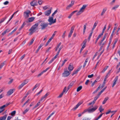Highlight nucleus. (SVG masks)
I'll use <instances>...</instances> for the list:
<instances>
[{"instance_id":"f257e3e1","label":"nucleus","mask_w":120,"mask_h":120,"mask_svg":"<svg viewBox=\"0 0 120 120\" xmlns=\"http://www.w3.org/2000/svg\"><path fill=\"white\" fill-rule=\"evenodd\" d=\"M49 25L48 23L42 22L40 24L41 26V28L42 30H44Z\"/></svg>"},{"instance_id":"f03ea898","label":"nucleus","mask_w":120,"mask_h":120,"mask_svg":"<svg viewBox=\"0 0 120 120\" xmlns=\"http://www.w3.org/2000/svg\"><path fill=\"white\" fill-rule=\"evenodd\" d=\"M97 106H95L93 108H91V107L89 108L88 109V113H92L95 111L98 108Z\"/></svg>"},{"instance_id":"7ed1b4c3","label":"nucleus","mask_w":120,"mask_h":120,"mask_svg":"<svg viewBox=\"0 0 120 120\" xmlns=\"http://www.w3.org/2000/svg\"><path fill=\"white\" fill-rule=\"evenodd\" d=\"M70 74L69 71L66 70H64V72L62 74V76L64 77L68 76Z\"/></svg>"},{"instance_id":"20e7f679","label":"nucleus","mask_w":120,"mask_h":120,"mask_svg":"<svg viewBox=\"0 0 120 120\" xmlns=\"http://www.w3.org/2000/svg\"><path fill=\"white\" fill-rule=\"evenodd\" d=\"M31 13V11L29 10H27L24 12V16L25 18H27L29 17V14Z\"/></svg>"},{"instance_id":"39448f33","label":"nucleus","mask_w":120,"mask_h":120,"mask_svg":"<svg viewBox=\"0 0 120 120\" xmlns=\"http://www.w3.org/2000/svg\"><path fill=\"white\" fill-rule=\"evenodd\" d=\"M15 90L14 89H10L7 93V94L9 96L12 94L14 92V91Z\"/></svg>"},{"instance_id":"423d86ee","label":"nucleus","mask_w":120,"mask_h":120,"mask_svg":"<svg viewBox=\"0 0 120 120\" xmlns=\"http://www.w3.org/2000/svg\"><path fill=\"white\" fill-rule=\"evenodd\" d=\"M51 9H50L49 10L45 12L44 14L45 15L48 16L50 15L51 12Z\"/></svg>"},{"instance_id":"0eeeda50","label":"nucleus","mask_w":120,"mask_h":120,"mask_svg":"<svg viewBox=\"0 0 120 120\" xmlns=\"http://www.w3.org/2000/svg\"><path fill=\"white\" fill-rule=\"evenodd\" d=\"M73 68L74 67H73L72 64H70L68 66V70L70 71H71L73 70Z\"/></svg>"},{"instance_id":"6e6552de","label":"nucleus","mask_w":120,"mask_h":120,"mask_svg":"<svg viewBox=\"0 0 120 120\" xmlns=\"http://www.w3.org/2000/svg\"><path fill=\"white\" fill-rule=\"evenodd\" d=\"M118 76H117L115 77V79H114L113 80V81H114V82L112 85V87H113L116 84V82L118 79Z\"/></svg>"},{"instance_id":"1a4fd4ad","label":"nucleus","mask_w":120,"mask_h":120,"mask_svg":"<svg viewBox=\"0 0 120 120\" xmlns=\"http://www.w3.org/2000/svg\"><path fill=\"white\" fill-rule=\"evenodd\" d=\"M82 104V103L81 102H79L74 107L73 109L75 110H76L78 108L79 106Z\"/></svg>"},{"instance_id":"9d476101","label":"nucleus","mask_w":120,"mask_h":120,"mask_svg":"<svg viewBox=\"0 0 120 120\" xmlns=\"http://www.w3.org/2000/svg\"><path fill=\"white\" fill-rule=\"evenodd\" d=\"M86 6L87 5H83L80 10V11H81L82 12H83L84 11V10Z\"/></svg>"},{"instance_id":"9b49d317","label":"nucleus","mask_w":120,"mask_h":120,"mask_svg":"<svg viewBox=\"0 0 120 120\" xmlns=\"http://www.w3.org/2000/svg\"><path fill=\"white\" fill-rule=\"evenodd\" d=\"M30 30V32L29 33V34L31 35L36 31V30L34 29H32V28H31Z\"/></svg>"},{"instance_id":"f8f14e48","label":"nucleus","mask_w":120,"mask_h":120,"mask_svg":"<svg viewBox=\"0 0 120 120\" xmlns=\"http://www.w3.org/2000/svg\"><path fill=\"white\" fill-rule=\"evenodd\" d=\"M49 19L48 20V21L50 22L53 23V18L52 17L50 16L49 17Z\"/></svg>"},{"instance_id":"ddd939ff","label":"nucleus","mask_w":120,"mask_h":120,"mask_svg":"<svg viewBox=\"0 0 120 120\" xmlns=\"http://www.w3.org/2000/svg\"><path fill=\"white\" fill-rule=\"evenodd\" d=\"M38 23L37 22L33 26L31 27L32 29H35L37 27L38 25Z\"/></svg>"},{"instance_id":"4468645a","label":"nucleus","mask_w":120,"mask_h":120,"mask_svg":"<svg viewBox=\"0 0 120 120\" xmlns=\"http://www.w3.org/2000/svg\"><path fill=\"white\" fill-rule=\"evenodd\" d=\"M107 10V8H105L103 9L102 12L101 14V15L102 16L105 13V12Z\"/></svg>"},{"instance_id":"2eb2a0df","label":"nucleus","mask_w":120,"mask_h":120,"mask_svg":"<svg viewBox=\"0 0 120 120\" xmlns=\"http://www.w3.org/2000/svg\"><path fill=\"white\" fill-rule=\"evenodd\" d=\"M7 115H5L2 117L0 118V120H5L7 117Z\"/></svg>"},{"instance_id":"dca6fc26","label":"nucleus","mask_w":120,"mask_h":120,"mask_svg":"<svg viewBox=\"0 0 120 120\" xmlns=\"http://www.w3.org/2000/svg\"><path fill=\"white\" fill-rule=\"evenodd\" d=\"M35 19L34 17H31L29 18L28 19V21L29 22H32Z\"/></svg>"},{"instance_id":"f3484780","label":"nucleus","mask_w":120,"mask_h":120,"mask_svg":"<svg viewBox=\"0 0 120 120\" xmlns=\"http://www.w3.org/2000/svg\"><path fill=\"white\" fill-rule=\"evenodd\" d=\"M34 40H35V38H33L32 39L31 41H30V42L28 44V45L29 46H30V45H31L33 44Z\"/></svg>"},{"instance_id":"a211bd4d","label":"nucleus","mask_w":120,"mask_h":120,"mask_svg":"<svg viewBox=\"0 0 120 120\" xmlns=\"http://www.w3.org/2000/svg\"><path fill=\"white\" fill-rule=\"evenodd\" d=\"M30 4L31 6H32L36 5V3L34 1L31 2Z\"/></svg>"},{"instance_id":"6ab92c4d","label":"nucleus","mask_w":120,"mask_h":120,"mask_svg":"<svg viewBox=\"0 0 120 120\" xmlns=\"http://www.w3.org/2000/svg\"><path fill=\"white\" fill-rule=\"evenodd\" d=\"M6 61H5L3 63H2L0 65V68H1L6 63Z\"/></svg>"},{"instance_id":"aec40b11","label":"nucleus","mask_w":120,"mask_h":120,"mask_svg":"<svg viewBox=\"0 0 120 120\" xmlns=\"http://www.w3.org/2000/svg\"><path fill=\"white\" fill-rule=\"evenodd\" d=\"M18 27H15V28L12 31L11 33H9L8 34V35H11V34H12L14 32H15V31L17 30V29Z\"/></svg>"},{"instance_id":"412c9836","label":"nucleus","mask_w":120,"mask_h":120,"mask_svg":"<svg viewBox=\"0 0 120 120\" xmlns=\"http://www.w3.org/2000/svg\"><path fill=\"white\" fill-rule=\"evenodd\" d=\"M119 5H116L114 6L113 8L112 9V10H115L116 9L118 8L119 7Z\"/></svg>"},{"instance_id":"4be33fe9","label":"nucleus","mask_w":120,"mask_h":120,"mask_svg":"<svg viewBox=\"0 0 120 120\" xmlns=\"http://www.w3.org/2000/svg\"><path fill=\"white\" fill-rule=\"evenodd\" d=\"M109 98L107 97H106L104 99V100L102 102V104H104L107 101V100Z\"/></svg>"},{"instance_id":"5701e85b","label":"nucleus","mask_w":120,"mask_h":120,"mask_svg":"<svg viewBox=\"0 0 120 120\" xmlns=\"http://www.w3.org/2000/svg\"><path fill=\"white\" fill-rule=\"evenodd\" d=\"M43 45V44H41L38 47V49L36 50V53H37L38 52L40 49L41 47Z\"/></svg>"},{"instance_id":"b1692460","label":"nucleus","mask_w":120,"mask_h":120,"mask_svg":"<svg viewBox=\"0 0 120 120\" xmlns=\"http://www.w3.org/2000/svg\"><path fill=\"white\" fill-rule=\"evenodd\" d=\"M29 110V109L28 108H26L23 112V114L24 115Z\"/></svg>"},{"instance_id":"393cba45","label":"nucleus","mask_w":120,"mask_h":120,"mask_svg":"<svg viewBox=\"0 0 120 120\" xmlns=\"http://www.w3.org/2000/svg\"><path fill=\"white\" fill-rule=\"evenodd\" d=\"M66 89V87H65L63 90V91L62 92H63L64 93L65 92V93H66L68 91V90H67V89Z\"/></svg>"},{"instance_id":"a878e982","label":"nucleus","mask_w":120,"mask_h":120,"mask_svg":"<svg viewBox=\"0 0 120 120\" xmlns=\"http://www.w3.org/2000/svg\"><path fill=\"white\" fill-rule=\"evenodd\" d=\"M82 86H80L78 87L77 89V92H79L82 89Z\"/></svg>"},{"instance_id":"bb28decb","label":"nucleus","mask_w":120,"mask_h":120,"mask_svg":"<svg viewBox=\"0 0 120 120\" xmlns=\"http://www.w3.org/2000/svg\"><path fill=\"white\" fill-rule=\"evenodd\" d=\"M93 33V31H91V32H90V35H89V37H88V40H90V39L91 37V36H92V34Z\"/></svg>"},{"instance_id":"cd10ccee","label":"nucleus","mask_w":120,"mask_h":120,"mask_svg":"<svg viewBox=\"0 0 120 120\" xmlns=\"http://www.w3.org/2000/svg\"><path fill=\"white\" fill-rule=\"evenodd\" d=\"M61 42H60L58 45H57V47H56V48L55 49V51H57L58 49L59 48V47L61 45Z\"/></svg>"},{"instance_id":"c85d7f7f","label":"nucleus","mask_w":120,"mask_h":120,"mask_svg":"<svg viewBox=\"0 0 120 120\" xmlns=\"http://www.w3.org/2000/svg\"><path fill=\"white\" fill-rule=\"evenodd\" d=\"M7 17H5L2 19L1 21H0V24L3 22L7 18Z\"/></svg>"},{"instance_id":"c756f323","label":"nucleus","mask_w":120,"mask_h":120,"mask_svg":"<svg viewBox=\"0 0 120 120\" xmlns=\"http://www.w3.org/2000/svg\"><path fill=\"white\" fill-rule=\"evenodd\" d=\"M110 71H109L105 76V78L107 79L108 78L109 76L110 75Z\"/></svg>"},{"instance_id":"7c9ffc66","label":"nucleus","mask_w":120,"mask_h":120,"mask_svg":"<svg viewBox=\"0 0 120 120\" xmlns=\"http://www.w3.org/2000/svg\"><path fill=\"white\" fill-rule=\"evenodd\" d=\"M103 109H102V106H100L99 109L100 112H102V111H103Z\"/></svg>"},{"instance_id":"2f4dec72","label":"nucleus","mask_w":120,"mask_h":120,"mask_svg":"<svg viewBox=\"0 0 120 120\" xmlns=\"http://www.w3.org/2000/svg\"><path fill=\"white\" fill-rule=\"evenodd\" d=\"M16 112L15 111H12L11 113V116H14V115H15V114Z\"/></svg>"},{"instance_id":"473e14b6","label":"nucleus","mask_w":120,"mask_h":120,"mask_svg":"<svg viewBox=\"0 0 120 120\" xmlns=\"http://www.w3.org/2000/svg\"><path fill=\"white\" fill-rule=\"evenodd\" d=\"M40 101H39L37 103V104L34 106V109L36 107H37L38 106H39L40 104Z\"/></svg>"},{"instance_id":"72a5a7b5","label":"nucleus","mask_w":120,"mask_h":120,"mask_svg":"<svg viewBox=\"0 0 120 120\" xmlns=\"http://www.w3.org/2000/svg\"><path fill=\"white\" fill-rule=\"evenodd\" d=\"M88 61V58H87L86 59L85 61V62L84 64V65H83V68H84L85 67Z\"/></svg>"},{"instance_id":"f704fd0d","label":"nucleus","mask_w":120,"mask_h":120,"mask_svg":"<svg viewBox=\"0 0 120 120\" xmlns=\"http://www.w3.org/2000/svg\"><path fill=\"white\" fill-rule=\"evenodd\" d=\"M100 86H99L97 89L94 92H93V94H95V93H96L98 91V90L100 89Z\"/></svg>"},{"instance_id":"c9c22d12","label":"nucleus","mask_w":120,"mask_h":120,"mask_svg":"<svg viewBox=\"0 0 120 120\" xmlns=\"http://www.w3.org/2000/svg\"><path fill=\"white\" fill-rule=\"evenodd\" d=\"M28 95V94H26V96H24L23 98V99H22V101H21V102L22 103V102L23 101L25 100V98H26V97L27 95Z\"/></svg>"},{"instance_id":"e433bc0d","label":"nucleus","mask_w":120,"mask_h":120,"mask_svg":"<svg viewBox=\"0 0 120 120\" xmlns=\"http://www.w3.org/2000/svg\"><path fill=\"white\" fill-rule=\"evenodd\" d=\"M72 6L71 4H70L66 8V9L67 10L69 9Z\"/></svg>"},{"instance_id":"4c0bfd02","label":"nucleus","mask_w":120,"mask_h":120,"mask_svg":"<svg viewBox=\"0 0 120 120\" xmlns=\"http://www.w3.org/2000/svg\"><path fill=\"white\" fill-rule=\"evenodd\" d=\"M101 37V35H99L98 37L97 38L96 40L95 41V44H96L97 43V42L98 40L99 39V38Z\"/></svg>"},{"instance_id":"58836bf2","label":"nucleus","mask_w":120,"mask_h":120,"mask_svg":"<svg viewBox=\"0 0 120 120\" xmlns=\"http://www.w3.org/2000/svg\"><path fill=\"white\" fill-rule=\"evenodd\" d=\"M46 98L44 96H43L42 97V98H41V99L40 101H44L46 99Z\"/></svg>"},{"instance_id":"ea45409f","label":"nucleus","mask_w":120,"mask_h":120,"mask_svg":"<svg viewBox=\"0 0 120 120\" xmlns=\"http://www.w3.org/2000/svg\"><path fill=\"white\" fill-rule=\"evenodd\" d=\"M24 85L23 83H22L18 87V88L19 89H21L24 86Z\"/></svg>"},{"instance_id":"a19ab883","label":"nucleus","mask_w":120,"mask_h":120,"mask_svg":"<svg viewBox=\"0 0 120 120\" xmlns=\"http://www.w3.org/2000/svg\"><path fill=\"white\" fill-rule=\"evenodd\" d=\"M86 25H85L84 26V29H83V34H84V33H85L86 30Z\"/></svg>"},{"instance_id":"79ce46f5","label":"nucleus","mask_w":120,"mask_h":120,"mask_svg":"<svg viewBox=\"0 0 120 120\" xmlns=\"http://www.w3.org/2000/svg\"><path fill=\"white\" fill-rule=\"evenodd\" d=\"M44 72H43V71L40 73L39 74H38L37 76L38 77L41 76Z\"/></svg>"},{"instance_id":"37998d69","label":"nucleus","mask_w":120,"mask_h":120,"mask_svg":"<svg viewBox=\"0 0 120 120\" xmlns=\"http://www.w3.org/2000/svg\"><path fill=\"white\" fill-rule=\"evenodd\" d=\"M99 97V96L97 95L94 98V100L93 101H94V102L95 103L97 99Z\"/></svg>"},{"instance_id":"c03bdc74","label":"nucleus","mask_w":120,"mask_h":120,"mask_svg":"<svg viewBox=\"0 0 120 120\" xmlns=\"http://www.w3.org/2000/svg\"><path fill=\"white\" fill-rule=\"evenodd\" d=\"M28 82V80H25L24 82L22 83L24 85H25Z\"/></svg>"},{"instance_id":"a18cd8bd","label":"nucleus","mask_w":120,"mask_h":120,"mask_svg":"<svg viewBox=\"0 0 120 120\" xmlns=\"http://www.w3.org/2000/svg\"><path fill=\"white\" fill-rule=\"evenodd\" d=\"M78 72L76 71V70L74 71L73 72V73L72 74V75L73 76L74 74H77Z\"/></svg>"},{"instance_id":"49530a36","label":"nucleus","mask_w":120,"mask_h":120,"mask_svg":"<svg viewBox=\"0 0 120 120\" xmlns=\"http://www.w3.org/2000/svg\"><path fill=\"white\" fill-rule=\"evenodd\" d=\"M49 7L48 6H46L43 7V9L44 10H46Z\"/></svg>"},{"instance_id":"de8ad7c7","label":"nucleus","mask_w":120,"mask_h":120,"mask_svg":"<svg viewBox=\"0 0 120 120\" xmlns=\"http://www.w3.org/2000/svg\"><path fill=\"white\" fill-rule=\"evenodd\" d=\"M117 40H116L114 42V43L113 45V47H112V48L113 49H114V48L115 45H116V43L117 42Z\"/></svg>"},{"instance_id":"09e8293b","label":"nucleus","mask_w":120,"mask_h":120,"mask_svg":"<svg viewBox=\"0 0 120 120\" xmlns=\"http://www.w3.org/2000/svg\"><path fill=\"white\" fill-rule=\"evenodd\" d=\"M67 60V59H65L63 61V63H62V64L61 65V66L62 67L64 65V64L65 63Z\"/></svg>"},{"instance_id":"8fccbe9b","label":"nucleus","mask_w":120,"mask_h":120,"mask_svg":"<svg viewBox=\"0 0 120 120\" xmlns=\"http://www.w3.org/2000/svg\"><path fill=\"white\" fill-rule=\"evenodd\" d=\"M97 82L96 80H95L92 83L91 86L93 87L95 84Z\"/></svg>"},{"instance_id":"3c124183","label":"nucleus","mask_w":120,"mask_h":120,"mask_svg":"<svg viewBox=\"0 0 120 120\" xmlns=\"http://www.w3.org/2000/svg\"><path fill=\"white\" fill-rule=\"evenodd\" d=\"M30 101L29 99H28L24 104L22 106V107H23L27 103Z\"/></svg>"},{"instance_id":"603ef678","label":"nucleus","mask_w":120,"mask_h":120,"mask_svg":"<svg viewBox=\"0 0 120 120\" xmlns=\"http://www.w3.org/2000/svg\"><path fill=\"white\" fill-rule=\"evenodd\" d=\"M86 112H88V108L87 109H86L85 110H84V111L82 112V114H83L85 113Z\"/></svg>"},{"instance_id":"864d4df0","label":"nucleus","mask_w":120,"mask_h":120,"mask_svg":"<svg viewBox=\"0 0 120 120\" xmlns=\"http://www.w3.org/2000/svg\"><path fill=\"white\" fill-rule=\"evenodd\" d=\"M6 107V106L5 105H3V106H1V107H0V109L1 110H2L4 109H3L5 107Z\"/></svg>"},{"instance_id":"5fc2aeb1","label":"nucleus","mask_w":120,"mask_h":120,"mask_svg":"<svg viewBox=\"0 0 120 120\" xmlns=\"http://www.w3.org/2000/svg\"><path fill=\"white\" fill-rule=\"evenodd\" d=\"M24 25H25V24H24V23L23 24H22V26H21V27H20V28H19V30H21L22 29L23 27L24 26Z\"/></svg>"},{"instance_id":"6e6d98bb","label":"nucleus","mask_w":120,"mask_h":120,"mask_svg":"<svg viewBox=\"0 0 120 120\" xmlns=\"http://www.w3.org/2000/svg\"><path fill=\"white\" fill-rule=\"evenodd\" d=\"M73 32L72 31H70L69 34L68 36V37H69L70 38L71 37Z\"/></svg>"},{"instance_id":"4d7b16f0","label":"nucleus","mask_w":120,"mask_h":120,"mask_svg":"<svg viewBox=\"0 0 120 120\" xmlns=\"http://www.w3.org/2000/svg\"><path fill=\"white\" fill-rule=\"evenodd\" d=\"M43 2V1L41 0H39L38 1V3L39 4L41 5Z\"/></svg>"},{"instance_id":"13d9d810","label":"nucleus","mask_w":120,"mask_h":120,"mask_svg":"<svg viewBox=\"0 0 120 120\" xmlns=\"http://www.w3.org/2000/svg\"><path fill=\"white\" fill-rule=\"evenodd\" d=\"M74 81H72L70 83V84L69 85L71 87L72 85L74 84Z\"/></svg>"},{"instance_id":"bf43d9fd","label":"nucleus","mask_w":120,"mask_h":120,"mask_svg":"<svg viewBox=\"0 0 120 120\" xmlns=\"http://www.w3.org/2000/svg\"><path fill=\"white\" fill-rule=\"evenodd\" d=\"M50 68V67H48L45 70L43 71V72H46L47 70Z\"/></svg>"},{"instance_id":"052dcab7","label":"nucleus","mask_w":120,"mask_h":120,"mask_svg":"<svg viewBox=\"0 0 120 120\" xmlns=\"http://www.w3.org/2000/svg\"><path fill=\"white\" fill-rule=\"evenodd\" d=\"M66 31H65L62 35V37L63 38H64L65 37V34L66 33Z\"/></svg>"},{"instance_id":"680f3d73","label":"nucleus","mask_w":120,"mask_h":120,"mask_svg":"<svg viewBox=\"0 0 120 120\" xmlns=\"http://www.w3.org/2000/svg\"><path fill=\"white\" fill-rule=\"evenodd\" d=\"M82 67V66H81L79 67L76 70L78 72L81 69Z\"/></svg>"},{"instance_id":"e2e57ef3","label":"nucleus","mask_w":120,"mask_h":120,"mask_svg":"<svg viewBox=\"0 0 120 120\" xmlns=\"http://www.w3.org/2000/svg\"><path fill=\"white\" fill-rule=\"evenodd\" d=\"M90 118H84L82 120H90Z\"/></svg>"},{"instance_id":"0e129e2a","label":"nucleus","mask_w":120,"mask_h":120,"mask_svg":"<svg viewBox=\"0 0 120 120\" xmlns=\"http://www.w3.org/2000/svg\"><path fill=\"white\" fill-rule=\"evenodd\" d=\"M94 76L93 74H92L90 75H88V77L89 78H92Z\"/></svg>"},{"instance_id":"69168bd1","label":"nucleus","mask_w":120,"mask_h":120,"mask_svg":"<svg viewBox=\"0 0 120 120\" xmlns=\"http://www.w3.org/2000/svg\"><path fill=\"white\" fill-rule=\"evenodd\" d=\"M107 69V68H104L101 71V72L102 73L104 72Z\"/></svg>"},{"instance_id":"338daca9","label":"nucleus","mask_w":120,"mask_h":120,"mask_svg":"<svg viewBox=\"0 0 120 120\" xmlns=\"http://www.w3.org/2000/svg\"><path fill=\"white\" fill-rule=\"evenodd\" d=\"M9 3V2L8 1H6L4 3V4L5 5L8 4Z\"/></svg>"},{"instance_id":"774afa93","label":"nucleus","mask_w":120,"mask_h":120,"mask_svg":"<svg viewBox=\"0 0 120 120\" xmlns=\"http://www.w3.org/2000/svg\"><path fill=\"white\" fill-rule=\"evenodd\" d=\"M12 118V117L11 116H9L8 117L7 120H10Z\"/></svg>"}]
</instances>
